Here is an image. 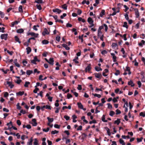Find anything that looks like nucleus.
Returning <instances> with one entry per match:
<instances>
[{
  "instance_id": "nucleus-1",
  "label": "nucleus",
  "mask_w": 145,
  "mask_h": 145,
  "mask_svg": "<svg viewBox=\"0 0 145 145\" xmlns=\"http://www.w3.org/2000/svg\"><path fill=\"white\" fill-rule=\"evenodd\" d=\"M50 33V32L48 31L46 28H44V31L42 32V35L43 36H45L46 35H48Z\"/></svg>"
},
{
  "instance_id": "nucleus-2",
  "label": "nucleus",
  "mask_w": 145,
  "mask_h": 145,
  "mask_svg": "<svg viewBox=\"0 0 145 145\" xmlns=\"http://www.w3.org/2000/svg\"><path fill=\"white\" fill-rule=\"evenodd\" d=\"M36 61L39 62L40 61L37 59V57L36 56H35L34 57V59L33 60H31V63L33 64H36Z\"/></svg>"
},
{
  "instance_id": "nucleus-3",
  "label": "nucleus",
  "mask_w": 145,
  "mask_h": 145,
  "mask_svg": "<svg viewBox=\"0 0 145 145\" xmlns=\"http://www.w3.org/2000/svg\"><path fill=\"white\" fill-rule=\"evenodd\" d=\"M7 34H2L1 36V39H4L5 40H7Z\"/></svg>"
},
{
  "instance_id": "nucleus-4",
  "label": "nucleus",
  "mask_w": 145,
  "mask_h": 145,
  "mask_svg": "<svg viewBox=\"0 0 145 145\" xmlns=\"http://www.w3.org/2000/svg\"><path fill=\"white\" fill-rule=\"evenodd\" d=\"M28 35L33 36L35 37L36 38L38 37V36L39 35V34L38 33H35L33 32H30L28 33Z\"/></svg>"
},
{
  "instance_id": "nucleus-5",
  "label": "nucleus",
  "mask_w": 145,
  "mask_h": 145,
  "mask_svg": "<svg viewBox=\"0 0 145 145\" xmlns=\"http://www.w3.org/2000/svg\"><path fill=\"white\" fill-rule=\"evenodd\" d=\"M32 121L33 122H30V123L33 126H36L37 125V123L36 121V119H33L32 120Z\"/></svg>"
},
{
  "instance_id": "nucleus-6",
  "label": "nucleus",
  "mask_w": 145,
  "mask_h": 145,
  "mask_svg": "<svg viewBox=\"0 0 145 145\" xmlns=\"http://www.w3.org/2000/svg\"><path fill=\"white\" fill-rule=\"evenodd\" d=\"M91 64H89L88 66L86 67L85 71L86 72H87L88 71L89 72L91 69Z\"/></svg>"
},
{
  "instance_id": "nucleus-7",
  "label": "nucleus",
  "mask_w": 145,
  "mask_h": 145,
  "mask_svg": "<svg viewBox=\"0 0 145 145\" xmlns=\"http://www.w3.org/2000/svg\"><path fill=\"white\" fill-rule=\"evenodd\" d=\"M134 10L135 12V14L136 17L138 18L139 16L138 10L137 8H135Z\"/></svg>"
},
{
  "instance_id": "nucleus-8",
  "label": "nucleus",
  "mask_w": 145,
  "mask_h": 145,
  "mask_svg": "<svg viewBox=\"0 0 145 145\" xmlns=\"http://www.w3.org/2000/svg\"><path fill=\"white\" fill-rule=\"evenodd\" d=\"M52 11L54 12H57L58 14H60L61 12V10L58 8L53 9Z\"/></svg>"
},
{
  "instance_id": "nucleus-9",
  "label": "nucleus",
  "mask_w": 145,
  "mask_h": 145,
  "mask_svg": "<svg viewBox=\"0 0 145 145\" xmlns=\"http://www.w3.org/2000/svg\"><path fill=\"white\" fill-rule=\"evenodd\" d=\"M54 60L53 58H50L48 63L50 64L53 65L54 64Z\"/></svg>"
},
{
  "instance_id": "nucleus-10",
  "label": "nucleus",
  "mask_w": 145,
  "mask_h": 145,
  "mask_svg": "<svg viewBox=\"0 0 145 145\" xmlns=\"http://www.w3.org/2000/svg\"><path fill=\"white\" fill-rule=\"evenodd\" d=\"M7 84L10 87V88H12L14 86V85L12 84V83L10 82H7Z\"/></svg>"
},
{
  "instance_id": "nucleus-11",
  "label": "nucleus",
  "mask_w": 145,
  "mask_h": 145,
  "mask_svg": "<svg viewBox=\"0 0 145 145\" xmlns=\"http://www.w3.org/2000/svg\"><path fill=\"white\" fill-rule=\"evenodd\" d=\"M27 50V54H29L31 51V49L30 47H28L26 49Z\"/></svg>"
},
{
  "instance_id": "nucleus-12",
  "label": "nucleus",
  "mask_w": 145,
  "mask_h": 145,
  "mask_svg": "<svg viewBox=\"0 0 145 145\" xmlns=\"http://www.w3.org/2000/svg\"><path fill=\"white\" fill-rule=\"evenodd\" d=\"M95 76L97 78H100L102 76L101 74L99 73H95Z\"/></svg>"
},
{
  "instance_id": "nucleus-13",
  "label": "nucleus",
  "mask_w": 145,
  "mask_h": 145,
  "mask_svg": "<svg viewBox=\"0 0 145 145\" xmlns=\"http://www.w3.org/2000/svg\"><path fill=\"white\" fill-rule=\"evenodd\" d=\"M65 48V49L67 50H69L70 49V48H69V47H68L67 45L66 44H62V45Z\"/></svg>"
},
{
  "instance_id": "nucleus-14",
  "label": "nucleus",
  "mask_w": 145,
  "mask_h": 145,
  "mask_svg": "<svg viewBox=\"0 0 145 145\" xmlns=\"http://www.w3.org/2000/svg\"><path fill=\"white\" fill-rule=\"evenodd\" d=\"M105 14V10H102L100 14V16L101 17H102Z\"/></svg>"
},
{
  "instance_id": "nucleus-15",
  "label": "nucleus",
  "mask_w": 145,
  "mask_h": 145,
  "mask_svg": "<svg viewBox=\"0 0 145 145\" xmlns=\"http://www.w3.org/2000/svg\"><path fill=\"white\" fill-rule=\"evenodd\" d=\"M24 94V92L23 91H19L17 93H16V95H20L21 96L23 95Z\"/></svg>"
},
{
  "instance_id": "nucleus-16",
  "label": "nucleus",
  "mask_w": 145,
  "mask_h": 145,
  "mask_svg": "<svg viewBox=\"0 0 145 145\" xmlns=\"http://www.w3.org/2000/svg\"><path fill=\"white\" fill-rule=\"evenodd\" d=\"M16 32L18 33H22L24 32V30L22 29H18L17 30Z\"/></svg>"
},
{
  "instance_id": "nucleus-17",
  "label": "nucleus",
  "mask_w": 145,
  "mask_h": 145,
  "mask_svg": "<svg viewBox=\"0 0 145 145\" xmlns=\"http://www.w3.org/2000/svg\"><path fill=\"white\" fill-rule=\"evenodd\" d=\"M88 21L90 24H91V23H92L93 22V21L92 20V19L90 17H89L88 18Z\"/></svg>"
},
{
  "instance_id": "nucleus-18",
  "label": "nucleus",
  "mask_w": 145,
  "mask_h": 145,
  "mask_svg": "<svg viewBox=\"0 0 145 145\" xmlns=\"http://www.w3.org/2000/svg\"><path fill=\"white\" fill-rule=\"evenodd\" d=\"M77 105L78 106V107L79 108H80L81 109H82V108H83V106L81 103H78Z\"/></svg>"
},
{
  "instance_id": "nucleus-19",
  "label": "nucleus",
  "mask_w": 145,
  "mask_h": 145,
  "mask_svg": "<svg viewBox=\"0 0 145 145\" xmlns=\"http://www.w3.org/2000/svg\"><path fill=\"white\" fill-rule=\"evenodd\" d=\"M145 42L144 40H141V42L138 43V45L139 46L142 47V46L143 44H144Z\"/></svg>"
},
{
  "instance_id": "nucleus-20",
  "label": "nucleus",
  "mask_w": 145,
  "mask_h": 145,
  "mask_svg": "<svg viewBox=\"0 0 145 145\" xmlns=\"http://www.w3.org/2000/svg\"><path fill=\"white\" fill-rule=\"evenodd\" d=\"M33 71L32 70H27L26 71V74L28 75H30L32 73Z\"/></svg>"
},
{
  "instance_id": "nucleus-21",
  "label": "nucleus",
  "mask_w": 145,
  "mask_h": 145,
  "mask_svg": "<svg viewBox=\"0 0 145 145\" xmlns=\"http://www.w3.org/2000/svg\"><path fill=\"white\" fill-rule=\"evenodd\" d=\"M119 142L120 144H122V145H125V143L124 141L122 139H120L119 140Z\"/></svg>"
},
{
  "instance_id": "nucleus-22",
  "label": "nucleus",
  "mask_w": 145,
  "mask_h": 145,
  "mask_svg": "<svg viewBox=\"0 0 145 145\" xmlns=\"http://www.w3.org/2000/svg\"><path fill=\"white\" fill-rule=\"evenodd\" d=\"M42 43L44 44H46L49 43V42L47 40H44L42 41Z\"/></svg>"
},
{
  "instance_id": "nucleus-23",
  "label": "nucleus",
  "mask_w": 145,
  "mask_h": 145,
  "mask_svg": "<svg viewBox=\"0 0 145 145\" xmlns=\"http://www.w3.org/2000/svg\"><path fill=\"white\" fill-rule=\"evenodd\" d=\"M128 84L129 85H131V86H134V84L131 80H130L128 82Z\"/></svg>"
},
{
  "instance_id": "nucleus-24",
  "label": "nucleus",
  "mask_w": 145,
  "mask_h": 145,
  "mask_svg": "<svg viewBox=\"0 0 145 145\" xmlns=\"http://www.w3.org/2000/svg\"><path fill=\"white\" fill-rule=\"evenodd\" d=\"M95 69L96 71H99L102 70V69L101 68L97 66L95 67Z\"/></svg>"
},
{
  "instance_id": "nucleus-25",
  "label": "nucleus",
  "mask_w": 145,
  "mask_h": 145,
  "mask_svg": "<svg viewBox=\"0 0 145 145\" xmlns=\"http://www.w3.org/2000/svg\"><path fill=\"white\" fill-rule=\"evenodd\" d=\"M105 115H103L102 117V120L104 122H107V120H105Z\"/></svg>"
},
{
  "instance_id": "nucleus-26",
  "label": "nucleus",
  "mask_w": 145,
  "mask_h": 145,
  "mask_svg": "<svg viewBox=\"0 0 145 145\" xmlns=\"http://www.w3.org/2000/svg\"><path fill=\"white\" fill-rule=\"evenodd\" d=\"M47 119L48 120V121L49 122H52L54 121V119L53 118H50L49 117L47 118Z\"/></svg>"
},
{
  "instance_id": "nucleus-27",
  "label": "nucleus",
  "mask_w": 145,
  "mask_h": 145,
  "mask_svg": "<svg viewBox=\"0 0 145 145\" xmlns=\"http://www.w3.org/2000/svg\"><path fill=\"white\" fill-rule=\"evenodd\" d=\"M62 8L65 10H66L67 9V5L65 4H64L62 5Z\"/></svg>"
},
{
  "instance_id": "nucleus-28",
  "label": "nucleus",
  "mask_w": 145,
  "mask_h": 145,
  "mask_svg": "<svg viewBox=\"0 0 145 145\" xmlns=\"http://www.w3.org/2000/svg\"><path fill=\"white\" fill-rule=\"evenodd\" d=\"M18 24V22L17 21H16L14 22H12V26L13 27L15 25L17 24Z\"/></svg>"
},
{
  "instance_id": "nucleus-29",
  "label": "nucleus",
  "mask_w": 145,
  "mask_h": 145,
  "mask_svg": "<svg viewBox=\"0 0 145 145\" xmlns=\"http://www.w3.org/2000/svg\"><path fill=\"white\" fill-rule=\"evenodd\" d=\"M15 40L17 42H18L19 43H21V42L19 40V39L18 37L17 36H15Z\"/></svg>"
},
{
  "instance_id": "nucleus-30",
  "label": "nucleus",
  "mask_w": 145,
  "mask_h": 145,
  "mask_svg": "<svg viewBox=\"0 0 145 145\" xmlns=\"http://www.w3.org/2000/svg\"><path fill=\"white\" fill-rule=\"evenodd\" d=\"M35 3L38 4L42 3H43L42 0H37L35 1Z\"/></svg>"
},
{
  "instance_id": "nucleus-31",
  "label": "nucleus",
  "mask_w": 145,
  "mask_h": 145,
  "mask_svg": "<svg viewBox=\"0 0 145 145\" xmlns=\"http://www.w3.org/2000/svg\"><path fill=\"white\" fill-rule=\"evenodd\" d=\"M37 8L39 10H40L42 9L40 5L37 4L36 5Z\"/></svg>"
},
{
  "instance_id": "nucleus-32",
  "label": "nucleus",
  "mask_w": 145,
  "mask_h": 145,
  "mask_svg": "<svg viewBox=\"0 0 145 145\" xmlns=\"http://www.w3.org/2000/svg\"><path fill=\"white\" fill-rule=\"evenodd\" d=\"M0 15L1 18H3L5 16L4 13L1 11H0Z\"/></svg>"
},
{
  "instance_id": "nucleus-33",
  "label": "nucleus",
  "mask_w": 145,
  "mask_h": 145,
  "mask_svg": "<svg viewBox=\"0 0 145 145\" xmlns=\"http://www.w3.org/2000/svg\"><path fill=\"white\" fill-rule=\"evenodd\" d=\"M59 132L58 131L56 130L52 131H51V133L52 134L54 135L55 134Z\"/></svg>"
},
{
  "instance_id": "nucleus-34",
  "label": "nucleus",
  "mask_w": 145,
  "mask_h": 145,
  "mask_svg": "<svg viewBox=\"0 0 145 145\" xmlns=\"http://www.w3.org/2000/svg\"><path fill=\"white\" fill-rule=\"evenodd\" d=\"M78 20L79 21H82V22L84 23L85 22V20L84 19H83L81 17H79L78 18Z\"/></svg>"
},
{
  "instance_id": "nucleus-35",
  "label": "nucleus",
  "mask_w": 145,
  "mask_h": 145,
  "mask_svg": "<svg viewBox=\"0 0 145 145\" xmlns=\"http://www.w3.org/2000/svg\"><path fill=\"white\" fill-rule=\"evenodd\" d=\"M30 84V82H26L25 83V84L24 85V86L25 87H28V85Z\"/></svg>"
},
{
  "instance_id": "nucleus-36",
  "label": "nucleus",
  "mask_w": 145,
  "mask_h": 145,
  "mask_svg": "<svg viewBox=\"0 0 145 145\" xmlns=\"http://www.w3.org/2000/svg\"><path fill=\"white\" fill-rule=\"evenodd\" d=\"M92 95H93L94 96L97 97L99 98H100L101 97V95L100 94H97L96 93L95 94H93V93H92Z\"/></svg>"
},
{
  "instance_id": "nucleus-37",
  "label": "nucleus",
  "mask_w": 145,
  "mask_h": 145,
  "mask_svg": "<svg viewBox=\"0 0 145 145\" xmlns=\"http://www.w3.org/2000/svg\"><path fill=\"white\" fill-rule=\"evenodd\" d=\"M123 26L124 27H125L127 29L128 28V26L127 25V23L126 22H125L124 23L123 25Z\"/></svg>"
},
{
  "instance_id": "nucleus-38",
  "label": "nucleus",
  "mask_w": 145,
  "mask_h": 145,
  "mask_svg": "<svg viewBox=\"0 0 145 145\" xmlns=\"http://www.w3.org/2000/svg\"><path fill=\"white\" fill-rule=\"evenodd\" d=\"M34 145H37L38 144V141L36 138H35L34 139Z\"/></svg>"
},
{
  "instance_id": "nucleus-39",
  "label": "nucleus",
  "mask_w": 145,
  "mask_h": 145,
  "mask_svg": "<svg viewBox=\"0 0 145 145\" xmlns=\"http://www.w3.org/2000/svg\"><path fill=\"white\" fill-rule=\"evenodd\" d=\"M120 120L119 119H118L117 120H116L115 122L114 123H115L117 124V125H118L120 123Z\"/></svg>"
},
{
  "instance_id": "nucleus-40",
  "label": "nucleus",
  "mask_w": 145,
  "mask_h": 145,
  "mask_svg": "<svg viewBox=\"0 0 145 145\" xmlns=\"http://www.w3.org/2000/svg\"><path fill=\"white\" fill-rule=\"evenodd\" d=\"M19 11L20 12H23L22 7V5H20L19 6Z\"/></svg>"
},
{
  "instance_id": "nucleus-41",
  "label": "nucleus",
  "mask_w": 145,
  "mask_h": 145,
  "mask_svg": "<svg viewBox=\"0 0 145 145\" xmlns=\"http://www.w3.org/2000/svg\"><path fill=\"white\" fill-rule=\"evenodd\" d=\"M102 33L101 31H98V37H99L100 36H102Z\"/></svg>"
},
{
  "instance_id": "nucleus-42",
  "label": "nucleus",
  "mask_w": 145,
  "mask_h": 145,
  "mask_svg": "<svg viewBox=\"0 0 145 145\" xmlns=\"http://www.w3.org/2000/svg\"><path fill=\"white\" fill-rule=\"evenodd\" d=\"M140 116H142L143 117H145V111L144 112H141L140 114Z\"/></svg>"
},
{
  "instance_id": "nucleus-43",
  "label": "nucleus",
  "mask_w": 145,
  "mask_h": 145,
  "mask_svg": "<svg viewBox=\"0 0 145 145\" xmlns=\"http://www.w3.org/2000/svg\"><path fill=\"white\" fill-rule=\"evenodd\" d=\"M5 28L4 27H2V28L0 27V32L2 33H4L5 32Z\"/></svg>"
},
{
  "instance_id": "nucleus-44",
  "label": "nucleus",
  "mask_w": 145,
  "mask_h": 145,
  "mask_svg": "<svg viewBox=\"0 0 145 145\" xmlns=\"http://www.w3.org/2000/svg\"><path fill=\"white\" fill-rule=\"evenodd\" d=\"M33 141V140L32 138H31L30 140H29V141L28 142V145H32V142Z\"/></svg>"
},
{
  "instance_id": "nucleus-45",
  "label": "nucleus",
  "mask_w": 145,
  "mask_h": 145,
  "mask_svg": "<svg viewBox=\"0 0 145 145\" xmlns=\"http://www.w3.org/2000/svg\"><path fill=\"white\" fill-rule=\"evenodd\" d=\"M124 7L125 8L124 11L125 12H126L129 9V8L127 7L126 5H124Z\"/></svg>"
},
{
  "instance_id": "nucleus-46",
  "label": "nucleus",
  "mask_w": 145,
  "mask_h": 145,
  "mask_svg": "<svg viewBox=\"0 0 145 145\" xmlns=\"http://www.w3.org/2000/svg\"><path fill=\"white\" fill-rule=\"evenodd\" d=\"M64 118L67 120H68L70 119V117L68 116L65 115L64 116Z\"/></svg>"
},
{
  "instance_id": "nucleus-47",
  "label": "nucleus",
  "mask_w": 145,
  "mask_h": 145,
  "mask_svg": "<svg viewBox=\"0 0 145 145\" xmlns=\"http://www.w3.org/2000/svg\"><path fill=\"white\" fill-rule=\"evenodd\" d=\"M16 106L17 107V109H19V110H20L21 109V107L20 106V104L19 103H18L17 104Z\"/></svg>"
},
{
  "instance_id": "nucleus-48",
  "label": "nucleus",
  "mask_w": 145,
  "mask_h": 145,
  "mask_svg": "<svg viewBox=\"0 0 145 145\" xmlns=\"http://www.w3.org/2000/svg\"><path fill=\"white\" fill-rule=\"evenodd\" d=\"M117 5H118V9H119L122 6V5L120 3H119Z\"/></svg>"
},
{
  "instance_id": "nucleus-49",
  "label": "nucleus",
  "mask_w": 145,
  "mask_h": 145,
  "mask_svg": "<svg viewBox=\"0 0 145 145\" xmlns=\"http://www.w3.org/2000/svg\"><path fill=\"white\" fill-rule=\"evenodd\" d=\"M115 114V112L113 111H111L110 112L109 115L111 116H112Z\"/></svg>"
},
{
  "instance_id": "nucleus-50",
  "label": "nucleus",
  "mask_w": 145,
  "mask_h": 145,
  "mask_svg": "<svg viewBox=\"0 0 145 145\" xmlns=\"http://www.w3.org/2000/svg\"><path fill=\"white\" fill-rule=\"evenodd\" d=\"M49 127H47L46 129H43V131H44L47 132L49 131Z\"/></svg>"
},
{
  "instance_id": "nucleus-51",
  "label": "nucleus",
  "mask_w": 145,
  "mask_h": 145,
  "mask_svg": "<svg viewBox=\"0 0 145 145\" xmlns=\"http://www.w3.org/2000/svg\"><path fill=\"white\" fill-rule=\"evenodd\" d=\"M8 96V93L7 92H5L4 94V97H7Z\"/></svg>"
},
{
  "instance_id": "nucleus-52",
  "label": "nucleus",
  "mask_w": 145,
  "mask_h": 145,
  "mask_svg": "<svg viewBox=\"0 0 145 145\" xmlns=\"http://www.w3.org/2000/svg\"><path fill=\"white\" fill-rule=\"evenodd\" d=\"M55 109H56V110L55 111V113H58L59 112V110L60 109V108H55Z\"/></svg>"
},
{
  "instance_id": "nucleus-53",
  "label": "nucleus",
  "mask_w": 145,
  "mask_h": 145,
  "mask_svg": "<svg viewBox=\"0 0 145 145\" xmlns=\"http://www.w3.org/2000/svg\"><path fill=\"white\" fill-rule=\"evenodd\" d=\"M66 14L65 13H63V15H61L60 16V18L61 19H63L64 18V17H65L66 16Z\"/></svg>"
},
{
  "instance_id": "nucleus-54",
  "label": "nucleus",
  "mask_w": 145,
  "mask_h": 145,
  "mask_svg": "<svg viewBox=\"0 0 145 145\" xmlns=\"http://www.w3.org/2000/svg\"><path fill=\"white\" fill-rule=\"evenodd\" d=\"M56 40L59 42L60 40V37L59 36H57L56 37Z\"/></svg>"
},
{
  "instance_id": "nucleus-55",
  "label": "nucleus",
  "mask_w": 145,
  "mask_h": 145,
  "mask_svg": "<svg viewBox=\"0 0 145 145\" xmlns=\"http://www.w3.org/2000/svg\"><path fill=\"white\" fill-rule=\"evenodd\" d=\"M72 97L71 94L69 93H68L67 95V98L68 99H69L70 98Z\"/></svg>"
},
{
  "instance_id": "nucleus-56",
  "label": "nucleus",
  "mask_w": 145,
  "mask_h": 145,
  "mask_svg": "<svg viewBox=\"0 0 145 145\" xmlns=\"http://www.w3.org/2000/svg\"><path fill=\"white\" fill-rule=\"evenodd\" d=\"M107 131L108 133V135L109 136H110L111 135V133L110 132V129L108 128H107Z\"/></svg>"
},
{
  "instance_id": "nucleus-57",
  "label": "nucleus",
  "mask_w": 145,
  "mask_h": 145,
  "mask_svg": "<svg viewBox=\"0 0 145 145\" xmlns=\"http://www.w3.org/2000/svg\"><path fill=\"white\" fill-rule=\"evenodd\" d=\"M120 74V71L118 70H117L116 71V72L115 73V75L117 76L119 74Z\"/></svg>"
},
{
  "instance_id": "nucleus-58",
  "label": "nucleus",
  "mask_w": 145,
  "mask_h": 145,
  "mask_svg": "<svg viewBox=\"0 0 145 145\" xmlns=\"http://www.w3.org/2000/svg\"><path fill=\"white\" fill-rule=\"evenodd\" d=\"M77 89L79 90H81L82 89V86L81 85H78L77 87Z\"/></svg>"
},
{
  "instance_id": "nucleus-59",
  "label": "nucleus",
  "mask_w": 145,
  "mask_h": 145,
  "mask_svg": "<svg viewBox=\"0 0 145 145\" xmlns=\"http://www.w3.org/2000/svg\"><path fill=\"white\" fill-rule=\"evenodd\" d=\"M101 53L102 54L104 55L105 54H107V52L105 50H104L102 51L101 52Z\"/></svg>"
},
{
  "instance_id": "nucleus-60",
  "label": "nucleus",
  "mask_w": 145,
  "mask_h": 145,
  "mask_svg": "<svg viewBox=\"0 0 145 145\" xmlns=\"http://www.w3.org/2000/svg\"><path fill=\"white\" fill-rule=\"evenodd\" d=\"M17 123L19 126L21 125V122L19 120H18L17 121Z\"/></svg>"
},
{
  "instance_id": "nucleus-61",
  "label": "nucleus",
  "mask_w": 145,
  "mask_h": 145,
  "mask_svg": "<svg viewBox=\"0 0 145 145\" xmlns=\"http://www.w3.org/2000/svg\"><path fill=\"white\" fill-rule=\"evenodd\" d=\"M45 108L46 109L51 110V108L50 106L48 105H46V106H45Z\"/></svg>"
},
{
  "instance_id": "nucleus-62",
  "label": "nucleus",
  "mask_w": 145,
  "mask_h": 145,
  "mask_svg": "<svg viewBox=\"0 0 145 145\" xmlns=\"http://www.w3.org/2000/svg\"><path fill=\"white\" fill-rule=\"evenodd\" d=\"M116 114H119L121 113V111L118 109H117L116 110Z\"/></svg>"
},
{
  "instance_id": "nucleus-63",
  "label": "nucleus",
  "mask_w": 145,
  "mask_h": 145,
  "mask_svg": "<svg viewBox=\"0 0 145 145\" xmlns=\"http://www.w3.org/2000/svg\"><path fill=\"white\" fill-rule=\"evenodd\" d=\"M82 129V126L81 125L80 126L77 128V130L78 131V130H81Z\"/></svg>"
},
{
  "instance_id": "nucleus-64",
  "label": "nucleus",
  "mask_w": 145,
  "mask_h": 145,
  "mask_svg": "<svg viewBox=\"0 0 145 145\" xmlns=\"http://www.w3.org/2000/svg\"><path fill=\"white\" fill-rule=\"evenodd\" d=\"M54 127L58 129H59L60 128V126L57 124L54 125Z\"/></svg>"
}]
</instances>
